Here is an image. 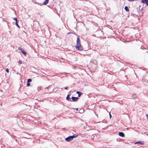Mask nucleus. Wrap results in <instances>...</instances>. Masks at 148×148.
<instances>
[{"label":"nucleus","instance_id":"4468645a","mask_svg":"<svg viewBox=\"0 0 148 148\" xmlns=\"http://www.w3.org/2000/svg\"><path fill=\"white\" fill-rule=\"evenodd\" d=\"M18 49L19 50L21 51H22L23 49L21 47H18Z\"/></svg>","mask_w":148,"mask_h":148},{"label":"nucleus","instance_id":"39448f33","mask_svg":"<svg viewBox=\"0 0 148 148\" xmlns=\"http://www.w3.org/2000/svg\"><path fill=\"white\" fill-rule=\"evenodd\" d=\"M71 92V91H70L69 92V93H70ZM70 93L69 94L67 95V96L66 97V99L68 101H72V100H70V99H71V98L69 97L70 95Z\"/></svg>","mask_w":148,"mask_h":148},{"label":"nucleus","instance_id":"f03ea898","mask_svg":"<svg viewBox=\"0 0 148 148\" xmlns=\"http://www.w3.org/2000/svg\"><path fill=\"white\" fill-rule=\"evenodd\" d=\"M77 135L74 134L73 136H70L65 138V140L68 141L69 142L73 140V139L75 138L77 136Z\"/></svg>","mask_w":148,"mask_h":148},{"label":"nucleus","instance_id":"1a4fd4ad","mask_svg":"<svg viewBox=\"0 0 148 148\" xmlns=\"http://www.w3.org/2000/svg\"><path fill=\"white\" fill-rule=\"evenodd\" d=\"M49 0H45V1L44 2L43 4L44 5H46L48 3Z\"/></svg>","mask_w":148,"mask_h":148},{"label":"nucleus","instance_id":"bb28decb","mask_svg":"<svg viewBox=\"0 0 148 148\" xmlns=\"http://www.w3.org/2000/svg\"><path fill=\"white\" fill-rule=\"evenodd\" d=\"M76 109L77 110H78V108H77V109Z\"/></svg>","mask_w":148,"mask_h":148},{"label":"nucleus","instance_id":"423d86ee","mask_svg":"<svg viewBox=\"0 0 148 148\" xmlns=\"http://www.w3.org/2000/svg\"><path fill=\"white\" fill-rule=\"evenodd\" d=\"M119 135L120 136L123 137L125 136V134L123 132H120L119 133Z\"/></svg>","mask_w":148,"mask_h":148},{"label":"nucleus","instance_id":"7ed1b4c3","mask_svg":"<svg viewBox=\"0 0 148 148\" xmlns=\"http://www.w3.org/2000/svg\"><path fill=\"white\" fill-rule=\"evenodd\" d=\"M141 2L143 3L146 4L147 5H148V0H142Z\"/></svg>","mask_w":148,"mask_h":148},{"label":"nucleus","instance_id":"4be33fe9","mask_svg":"<svg viewBox=\"0 0 148 148\" xmlns=\"http://www.w3.org/2000/svg\"><path fill=\"white\" fill-rule=\"evenodd\" d=\"M68 87H65V89H66V90H67L68 89Z\"/></svg>","mask_w":148,"mask_h":148},{"label":"nucleus","instance_id":"20e7f679","mask_svg":"<svg viewBox=\"0 0 148 148\" xmlns=\"http://www.w3.org/2000/svg\"><path fill=\"white\" fill-rule=\"evenodd\" d=\"M71 99L73 101H76L78 99V98L77 97H72Z\"/></svg>","mask_w":148,"mask_h":148},{"label":"nucleus","instance_id":"f257e3e1","mask_svg":"<svg viewBox=\"0 0 148 148\" xmlns=\"http://www.w3.org/2000/svg\"><path fill=\"white\" fill-rule=\"evenodd\" d=\"M75 48L76 49L79 51L82 50L84 48L81 45L79 38V37L77 38V45H75Z\"/></svg>","mask_w":148,"mask_h":148},{"label":"nucleus","instance_id":"6ab92c4d","mask_svg":"<svg viewBox=\"0 0 148 148\" xmlns=\"http://www.w3.org/2000/svg\"><path fill=\"white\" fill-rule=\"evenodd\" d=\"M6 71L8 73L9 72V69H7L6 70Z\"/></svg>","mask_w":148,"mask_h":148},{"label":"nucleus","instance_id":"b1692460","mask_svg":"<svg viewBox=\"0 0 148 148\" xmlns=\"http://www.w3.org/2000/svg\"><path fill=\"white\" fill-rule=\"evenodd\" d=\"M49 86L48 87H47V88H45V89L46 90V89H48L49 88Z\"/></svg>","mask_w":148,"mask_h":148},{"label":"nucleus","instance_id":"a211bd4d","mask_svg":"<svg viewBox=\"0 0 148 148\" xmlns=\"http://www.w3.org/2000/svg\"><path fill=\"white\" fill-rule=\"evenodd\" d=\"M18 63L21 64L22 63V61L21 60H19Z\"/></svg>","mask_w":148,"mask_h":148},{"label":"nucleus","instance_id":"9d476101","mask_svg":"<svg viewBox=\"0 0 148 148\" xmlns=\"http://www.w3.org/2000/svg\"><path fill=\"white\" fill-rule=\"evenodd\" d=\"M132 97L133 99H135L136 98V94H133L132 95Z\"/></svg>","mask_w":148,"mask_h":148},{"label":"nucleus","instance_id":"9b49d317","mask_svg":"<svg viewBox=\"0 0 148 148\" xmlns=\"http://www.w3.org/2000/svg\"><path fill=\"white\" fill-rule=\"evenodd\" d=\"M125 9L126 11H129V9L128 8V7L127 6H126L125 7Z\"/></svg>","mask_w":148,"mask_h":148},{"label":"nucleus","instance_id":"6e6552de","mask_svg":"<svg viewBox=\"0 0 148 148\" xmlns=\"http://www.w3.org/2000/svg\"><path fill=\"white\" fill-rule=\"evenodd\" d=\"M76 93L78 94L79 97H80L82 94V93L79 91H77Z\"/></svg>","mask_w":148,"mask_h":148},{"label":"nucleus","instance_id":"393cba45","mask_svg":"<svg viewBox=\"0 0 148 148\" xmlns=\"http://www.w3.org/2000/svg\"><path fill=\"white\" fill-rule=\"evenodd\" d=\"M146 116L147 117V119L148 120V114H146Z\"/></svg>","mask_w":148,"mask_h":148},{"label":"nucleus","instance_id":"412c9836","mask_svg":"<svg viewBox=\"0 0 148 148\" xmlns=\"http://www.w3.org/2000/svg\"><path fill=\"white\" fill-rule=\"evenodd\" d=\"M80 113H81L83 111H84V110L82 109H80Z\"/></svg>","mask_w":148,"mask_h":148},{"label":"nucleus","instance_id":"2eb2a0df","mask_svg":"<svg viewBox=\"0 0 148 148\" xmlns=\"http://www.w3.org/2000/svg\"><path fill=\"white\" fill-rule=\"evenodd\" d=\"M13 20L16 21V22H17V20L16 18H13Z\"/></svg>","mask_w":148,"mask_h":148},{"label":"nucleus","instance_id":"c85d7f7f","mask_svg":"<svg viewBox=\"0 0 148 148\" xmlns=\"http://www.w3.org/2000/svg\"><path fill=\"white\" fill-rule=\"evenodd\" d=\"M148 135V134H147Z\"/></svg>","mask_w":148,"mask_h":148},{"label":"nucleus","instance_id":"ddd939ff","mask_svg":"<svg viewBox=\"0 0 148 148\" xmlns=\"http://www.w3.org/2000/svg\"><path fill=\"white\" fill-rule=\"evenodd\" d=\"M32 80L31 79H28L27 80V82H28V83L30 82H32Z\"/></svg>","mask_w":148,"mask_h":148},{"label":"nucleus","instance_id":"0eeeda50","mask_svg":"<svg viewBox=\"0 0 148 148\" xmlns=\"http://www.w3.org/2000/svg\"><path fill=\"white\" fill-rule=\"evenodd\" d=\"M135 144H140L141 145H143V142H141V141H138V142H136L135 143Z\"/></svg>","mask_w":148,"mask_h":148},{"label":"nucleus","instance_id":"5701e85b","mask_svg":"<svg viewBox=\"0 0 148 148\" xmlns=\"http://www.w3.org/2000/svg\"><path fill=\"white\" fill-rule=\"evenodd\" d=\"M109 115H110V118H111V117H112V116H111V115L110 113H109Z\"/></svg>","mask_w":148,"mask_h":148},{"label":"nucleus","instance_id":"dca6fc26","mask_svg":"<svg viewBox=\"0 0 148 148\" xmlns=\"http://www.w3.org/2000/svg\"><path fill=\"white\" fill-rule=\"evenodd\" d=\"M34 3H35L37 4L38 5H42V4H41V3H37L36 2V1H34Z\"/></svg>","mask_w":148,"mask_h":148},{"label":"nucleus","instance_id":"aec40b11","mask_svg":"<svg viewBox=\"0 0 148 148\" xmlns=\"http://www.w3.org/2000/svg\"><path fill=\"white\" fill-rule=\"evenodd\" d=\"M30 84L29 83H28L27 82V86H30Z\"/></svg>","mask_w":148,"mask_h":148},{"label":"nucleus","instance_id":"f8f14e48","mask_svg":"<svg viewBox=\"0 0 148 148\" xmlns=\"http://www.w3.org/2000/svg\"><path fill=\"white\" fill-rule=\"evenodd\" d=\"M21 52L24 55H25L27 54V53L23 50L22 51H21Z\"/></svg>","mask_w":148,"mask_h":148},{"label":"nucleus","instance_id":"f3484780","mask_svg":"<svg viewBox=\"0 0 148 148\" xmlns=\"http://www.w3.org/2000/svg\"><path fill=\"white\" fill-rule=\"evenodd\" d=\"M16 26L18 28H20V27L19 26V25H18V23H17V22H16Z\"/></svg>","mask_w":148,"mask_h":148},{"label":"nucleus","instance_id":"cd10ccee","mask_svg":"<svg viewBox=\"0 0 148 148\" xmlns=\"http://www.w3.org/2000/svg\"><path fill=\"white\" fill-rule=\"evenodd\" d=\"M33 0L34 1V0Z\"/></svg>","mask_w":148,"mask_h":148},{"label":"nucleus","instance_id":"a878e982","mask_svg":"<svg viewBox=\"0 0 148 148\" xmlns=\"http://www.w3.org/2000/svg\"><path fill=\"white\" fill-rule=\"evenodd\" d=\"M38 89L39 90V89H40V90H41V88H40V87H38Z\"/></svg>","mask_w":148,"mask_h":148}]
</instances>
